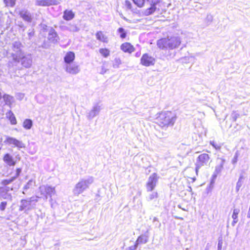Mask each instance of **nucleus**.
Masks as SVG:
<instances>
[{
    "label": "nucleus",
    "instance_id": "1",
    "mask_svg": "<svg viewBox=\"0 0 250 250\" xmlns=\"http://www.w3.org/2000/svg\"><path fill=\"white\" fill-rule=\"evenodd\" d=\"M181 40L178 36L167 37L157 41L158 47L163 50H173L179 47Z\"/></svg>",
    "mask_w": 250,
    "mask_h": 250
},
{
    "label": "nucleus",
    "instance_id": "28",
    "mask_svg": "<svg viewBox=\"0 0 250 250\" xmlns=\"http://www.w3.org/2000/svg\"><path fill=\"white\" fill-rule=\"evenodd\" d=\"M239 212L240 209L239 208H235L233 209V214L232 215V218L233 219V222H232V225L233 226H234L235 224L238 221V214H239Z\"/></svg>",
    "mask_w": 250,
    "mask_h": 250
},
{
    "label": "nucleus",
    "instance_id": "32",
    "mask_svg": "<svg viewBox=\"0 0 250 250\" xmlns=\"http://www.w3.org/2000/svg\"><path fill=\"white\" fill-rule=\"evenodd\" d=\"M16 179V177H12L9 179L3 180L1 181V184L3 186H6L10 184Z\"/></svg>",
    "mask_w": 250,
    "mask_h": 250
},
{
    "label": "nucleus",
    "instance_id": "47",
    "mask_svg": "<svg viewBox=\"0 0 250 250\" xmlns=\"http://www.w3.org/2000/svg\"><path fill=\"white\" fill-rule=\"evenodd\" d=\"M28 36H29V39L31 38V37H32V36H33L34 34V32L33 31V30H31V31H29L28 33Z\"/></svg>",
    "mask_w": 250,
    "mask_h": 250
},
{
    "label": "nucleus",
    "instance_id": "30",
    "mask_svg": "<svg viewBox=\"0 0 250 250\" xmlns=\"http://www.w3.org/2000/svg\"><path fill=\"white\" fill-rule=\"evenodd\" d=\"M244 179V176L243 175H240L238 181L236 183V190L237 192H238L241 186L243 184V179Z\"/></svg>",
    "mask_w": 250,
    "mask_h": 250
},
{
    "label": "nucleus",
    "instance_id": "11",
    "mask_svg": "<svg viewBox=\"0 0 250 250\" xmlns=\"http://www.w3.org/2000/svg\"><path fill=\"white\" fill-rule=\"evenodd\" d=\"M158 182L157 174L155 173L151 174L148 178L146 183L147 191H151L154 189Z\"/></svg>",
    "mask_w": 250,
    "mask_h": 250
},
{
    "label": "nucleus",
    "instance_id": "37",
    "mask_svg": "<svg viewBox=\"0 0 250 250\" xmlns=\"http://www.w3.org/2000/svg\"><path fill=\"white\" fill-rule=\"evenodd\" d=\"M231 118L233 122H235L237 119L239 117V114L236 111H233L231 114Z\"/></svg>",
    "mask_w": 250,
    "mask_h": 250
},
{
    "label": "nucleus",
    "instance_id": "4",
    "mask_svg": "<svg viewBox=\"0 0 250 250\" xmlns=\"http://www.w3.org/2000/svg\"><path fill=\"white\" fill-rule=\"evenodd\" d=\"M23 45L20 41H15L12 42L9 54L12 58L13 61H18L19 58L25 53L23 50Z\"/></svg>",
    "mask_w": 250,
    "mask_h": 250
},
{
    "label": "nucleus",
    "instance_id": "3",
    "mask_svg": "<svg viewBox=\"0 0 250 250\" xmlns=\"http://www.w3.org/2000/svg\"><path fill=\"white\" fill-rule=\"evenodd\" d=\"M94 182V178L92 176H88L81 179L78 183L76 184L73 189V193L74 195L78 196L84 190L89 188L90 185Z\"/></svg>",
    "mask_w": 250,
    "mask_h": 250
},
{
    "label": "nucleus",
    "instance_id": "24",
    "mask_svg": "<svg viewBox=\"0 0 250 250\" xmlns=\"http://www.w3.org/2000/svg\"><path fill=\"white\" fill-rule=\"evenodd\" d=\"M220 164L215 167V170L214 174L213 175L214 177H216L217 174L221 172L223 168V166L225 163V160L223 159H220Z\"/></svg>",
    "mask_w": 250,
    "mask_h": 250
},
{
    "label": "nucleus",
    "instance_id": "40",
    "mask_svg": "<svg viewBox=\"0 0 250 250\" xmlns=\"http://www.w3.org/2000/svg\"><path fill=\"white\" fill-rule=\"evenodd\" d=\"M210 144L213 146L216 149H220L221 148L220 146L216 144L214 141H210Z\"/></svg>",
    "mask_w": 250,
    "mask_h": 250
},
{
    "label": "nucleus",
    "instance_id": "45",
    "mask_svg": "<svg viewBox=\"0 0 250 250\" xmlns=\"http://www.w3.org/2000/svg\"><path fill=\"white\" fill-rule=\"evenodd\" d=\"M60 28L62 31L68 30V26L61 25L60 26Z\"/></svg>",
    "mask_w": 250,
    "mask_h": 250
},
{
    "label": "nucleus",
    "instance_id": "54",
    "mask_svg": "<svg viewBox=\"0 0 250 250\" xmlns=\"http://www.w3.org/2000/svg\"><path fill=\"white\" fill-rule=\"evenodd\" d=\"M188 191H189V192H192V188L190 187H188Z\"/></svg>",
    "mask_w": 250,
    "mask_h": 250
},
{
    "label": "nucleus",
    "instance_id": "41",
    "mask_svg": "<svg viewBox=\"0 0 250 250\" xmlns=\"http://www.w3.org/2000/svg\"><path fill=\"white\" fill-rule=\"evenodd\" d=\"M138 247V245L137 244V243L135 242V244L133 246H131L130 247H128V248H126V250H136Z\"/></svg>",
    "mask_w": 250,
    "mask_h": 250
},
{
    "label": "nucleus",
    "instance_id": "50",
    "mask_svg": "<svg viewBox=\"0 0 250 250\" xmlns=\"http://www.w3.org/2000/svg\"><path fill=\"white\" fill-rule=\"evenodd\" d=\"M106 70L105 69H104V67H103L102 68V71L101 72V73L104 74L106 72Z\"/></svg>",
    "mask_w": 250,
    "mask_h": 250
},
{
    "label": "nucleus",
    "instance_id": "23",
    "mask_svg": "<svg viewBox=\"0 0 250 250\" xmlns=\"http://www.w3.org/2000/svg\"><path fill=\"white\" fill-rule=\"evenodd\" d=\"M74 15L72 11L66 10L64 11L63 18L66 21H69L74 18Z\"/></svg>",
    "mask_w": 250,
    "mask_h": 250
},
{
    "label": "nucleus",
    "instance_id": "39",
    "mask_svg": "<svg viewBox=\"0 0 250 250\" xmlns=\"http://www.w3.org/2000/svg\"><path fill=\"white\" fill-rule=\"evenodd\" d=\"M7 206V202H2L0 204V209L1 211H4L6 208Z\"/></svg>",
    "mask_w": 250,
    "mask_h": 250
},
{
    "label": "nucleus",
    "instance_id": "8",
    "mask_svg": "<svg viewBox=\"0 0 250 250\" xmlns=\"http://www.w3.org/2000/svg\"><path fill=\"white\" fill-rule=\"evenodd\" d=\"M14 62L19 63L21 62L22 66L25 68H30L32 64V57L30 54H25L22 55L21 57L19 58L18 61H15Z\"/></svg>",
    "mask_w": 250,
    "mask_h": 250
},
{
    "label": "nucleus",
    "instance_id": "20",
    "mask_svg": "<svg viewBox=\"0 0 250 250\" xmlns=\"http://www.w3.org/2000/svg\"><path fill=\"white\" fill-rule=\"evenodd\" d=\"M121 49L125 52L131 53L134 51L133 46L128 42H125L122 44Z\"/></svg>",
    "mask_w": 250,
    "mask_h": 250
},
{
    "label": "nucleus",
    "instance_id": "57",
    "mask_svg": "<svg viewBox=\"0 0 250 250\" xmlns=\"http://www.w3.org/2000/svg\"><path fill=\"white\" fill-rule=\"evenodd\" d=\"M207 250V249H206V250Z\"/></svg>",
    "mask_w": 250,
    "mask_h": 250
},
{
    "label": "nucleus",
    "instance_id": "38",
    "mask_svg": "<svg viewBox=\"0 0 250 250\" xmlns=\"http://www.w3.org/2000/svg\"><path fill=\"white\" fill-rule=\"evenodd\" d=\"M118 31L119 33H121L120 34V37L121 38H125L126 37V33L125 31V30L123 28H119L118 30Z\"/></svg>",
    "mask_w": 250,
    "mask_h": 250
},
{
    "label": "nucleus",
    "instance_id": "25",
    "mask_svg": "<svg viewBox=\"0 0 250 250\" xmlns=\"http://www.w3.org/2000/svg\"><path fill=\"white\" fill-rule=\"evenodd\" d=\"M6 117L8 118L10 121L11 124L12 125H16L17 124L16 117L13 113L11 110H9L6 113Z\"/></svg>",
    "mask_w": 250,
    "mask_h": 250
},
{
    "label": "nucleus",
    "instance_id": "19",
    "mask_svg": "<svg viewBox=\"0 0 250 250\" xmlns=\"http://www.w3.org/2000/svg\"><path fill=\"white\" fill-rule=\"evenodd\" d=\"M3 161L9 166H14L16 164L13 156L8 153L4 155Z\"/></svg>",
    "mask_w": 250,
    "mask_h": 250
},
{
    "label": "nucleus",
    "instance_id": "52",
    "mask_svg": "<svg viewBox=\"0 0 250 250\" xmlns=\"http://www.w3.org/2000/svg\"><path fill=\"white\" fill-rule=\"evenodd\" d=\"M155 222H158V219L156 217H154L153 219V222L154 223Z\"/></svg>",
    "mask_w": 250,
    "mask_h": 250
},
{
    "label": "nucleus",
    "instance_id": "44",
    "mask_svg": "<svg viewBox=\"0 0 250 250\" xmlns=\"http://www.w3.org/2000/svg\"><path fill=\"white\" fill-rule=\"evenodd\" d=\"M223 245V242L221 240H219L218 244V250H221Z\"/></svg>",
    "mask_w": 250,
    "mask_h": 250
},
{
    "label": "nucleus",
    "instance_id": "21",
    "mask_svg": "<svg viewBox=\"0 0 250 250\" xmlns=\"http://www.w3.org/2000/svg\"><path fill=\"white\" fill-rule=\"evenodd\" d=\"M3 99L5 104L11 107V105L14 102V97L8 94H4L3 96Z\"/></svg>",
    "mask_w": 250,
    "mask_h": 250
},
{
    "label": "nucleus",
    "instance_id": "13",
    "mask_svg": "<svg viewBox=\"0 0 250 250\" xmlns=\"http://www.w3.org/2000/svg\"><path fill=\"white\" fill-rule=\"evenodd\" d=\"M155 62V59L148 55L147 54H144L141 59V63L144 66H149L153 65Z\"/></svg>",
    "mask_w": 250,
    "mask_h": 250
},
{
    "label": "nucleus",
    "instance_id": "33",
    "mask_svg": "<svg viewBox=\"0 0 250 250\" xmlns=\"http://www.w3.org/2000/svg\"><path fill=\"white\" fill-rule=\"evenodd\" d=\"M99 52L104 57H107L109 55L110 51L106 48H101L99 50Z\"/></svg>",
    "mask_w": 250,
    "mask_h": 250
},
{
    "label": "nucleus",
    "instance_id": "2",
    "mask_svg": "<svg viewBox=\"0 0 250 250\" xmlns=\"http://www.w3.org/2000/svg\"><path fill=\"white\" fill-rule=\"evenodd\" d=\"M176 120V115L171 111H165L160 113L157 118V124L162 128L172 126Z\"/></svg>",
    "mask_w": 250,
    "mask_h": 250
},
{
    "label": "nucleus",
    "instance_id": "26",
    "mask_svg": "<svg viewBox=\"0 0 250 250\" xmlns=\"http://www.w3.org/2000/svg\"><path fill=\"white\" fill-rule=\"evenodd\" d=\"M96 36L97 40L102 42H108L107 37L105 36L101 31H98L97 32L96 34Z\"/></svg>",
    "mask_w": 250,
    "mask_h": 250
},
{
    "label": "nucleus",
    "instance_id": "17",
    "mask_svg": "<svg viewBox=\"0 0 250 250\" xmlns=\"http://www.w3.org/2000/svg\"><path fill=\"white\" fill-rule=\"evenodd\" d=\"M48 39L52 43H56L58 42L59 40V37L53 28H51L49 31Z\"/></svg>",
    "mask_w": 250,
    "mask_h": 250
},
{
    "label": "nucleus",
    "instance_id": "48",
    "mask_svg": "<svg viewBox=\"0 0 250 250\" xmlns=\"http://www.w3.org/2000/svg\"><path fill=\"white\" fill-rule=\"evenodd\" d=\"M237 161V155L236 154L232 160V163L235 164Z\"/></svg>",
    "mask_w": 250,
    "mask_h": 250
},
{
    "label": "nucleus",
    "instance_id": "7",
    "mask_svg": "<svg viewBox=\"0 0 250 250\" xmlns=\"http://www.w3.org/2000/svg\"><path fill=\"white\" fill-rule=\"evenodd\" d=\"M41 194L44 195L45 199H47L48 196L50 198V201H52V197L56 194V190L54 187L46 185L42 186L39 188Z\"/></svg>",
    "mask_w": 250,
    "mask_h": 250
},
{
    "label": "nucleus",
    "instance_id": "34",
    "mask_svg": "<svg viewBox=\"0 0 250 250\" xmlns=\"http://www.w3.org/2000/svg\"><path fill=\"white\" fill-rule=\"evenodd\" d=\"M15 0H4L6 6L13 7L15 5Z\"/></svg>",
    "mask_w": 250,
    "mask_h": 250
},
{
    "label": "nucleus",
    "instance_id": "27",
    "mask_svg": "<svg viewBox=\"0 0 250 250\" xmlns=\"http://www.w3.org/2000/svg\"><path fill=\"white\" fill-rule=\"evenodd\" d=\"M8 191V188L0 187V198L7 199Z\"/></svg>",
    "mask_w": 250,
    "mask_h": 250
},
{
    "label": "nucleus",
    "instance_id": "29",
    "mask_svg": "<svg viewBox=\"0 0 250 250\" xmlns=\"http://www.w3.org/2000/svg\"><path fill=\"white\" fill-rule=\"evenodd\" d=\"M33 125V123L30 119H26L23 123V126L26 129H30Z\"/></svg>",
    "mask_w": 250,
    "mask_h": 250
},
{
    "label": "nucleus",
    "instance_id": "22",
    "mask_svg": "<svg viewBox=\"0 0 250 250\" xmlns=\"http://www.w3.org/2000/svg\"><path fill=\"white\" fill-rule=\"evenodd\" d=\"M148 239V236L146 234H143L139 236L137 240L136 241V243L138 245L141 244H146L147 242Z\"/></svg>",
    "mask_w": 250,
    "mask_h": 250
},
{
    "label": "nucleus",
    "instance_id": "14",
    "mask_svg": "<svg viewBox=\"0 0 250 250\" xmlns=\"http://www.w3.org/2000/svg\"><path fill=\"white\" fill-rule=\"evenodd\" d=\"M101 109V105L98 104H95L87 115L88 119L91 120L94 117L98 115L99 114Z\"/></svg>",
    "mask_w": 250,
    "mask_h": 250
},
{
    "label": "nucleus",
    "instance_id": "55",
    "mask_svg": "<svg viewBox=\"0 0 250 250\" xmlns=\"http://www.w3.org/2000/svg\"><path fill=\"white\" fill-rule=\"evenodd\" d=\"M116 61L118 63H121V61H120L119 59H116Z\"/></svg>",
    "mask_w": 250,
    "mask_h": 250
},
{
    "label": "nucleus",
    "instance_id": "5",
    "mask_svg": "<svg viewBox=\"0 0 250 250\" xmlns=\"http://www.w3.org/2000/svg\"><path fill=\"white\" fill-rule=\"evenodd\" d=\"M210 161V157L208 154L204 153L200 154L197 158L195 163L196 175H198L199 170L201 167L208 166Z\"/></svg>",
    "mask_w": 250,
    "mask_h": 250
},
{
    "label": "nucleus",
    "instance_id": "15",
    "mask_svg": "<svg viewBox=\"0 0 250 250\" xmlns=\"http://www.w3.org/2000/svg\"><path fill=\"white\" fill-rule=\"evenodd\" d=\"M59 2L57 0H36L35 5L41 6H48L52 5H57Z\"/></svg>",
    "mask_w": 250,
    "mask_h": 250
},
{
    "label": "nucleus",
    "instance_id": "46",
    "mask_svg": "<svg viewBox=\"0 0 250 250\" xmlns=\"http://www.w3.org/2000/svg\"><path fill=\"white\" fill-rule=\"evenodd\" d=\"M37 198H38L37 197H31L30 198H28V199L29 200H31L32 199L33 200L32 201V203L33 202H35V203H37L38 201Z\"/></svg>",
    "mask_w": 250,
    "mask_h": 250
},
{
    "label": "nucleus",
    "instance_id": "36",
    "mask_svg": "<svg viewBox=\"0 0 250 250\" xmlns=\"http://www.w3.org/2000/svg\"><path fill=\"white\" fill-rule=\"evenodd\" d=\"M79 28L75 25H69L68 26V31L71 32H78Z\"/></svg>",
    "mask_w": 250,
    "mask_h": 250
},
{
    "label": "nucleus",
    "instance_id": "16",
    "mask_svg": "<svg viewBox=\"0 0 250 250\" xmlns=\"http://www.w3.org/2000/svg\"><path fill=\"white\" fill-rule=\"evenodd\" d=\"M20 15L22 19L28 22H31L33 19V16L31 13L26 9H22L20 12Z\"/></svg>",
    "mask_w": 250,
    "mask_h": 250
},
{
    "label": "nucleus",
    "instance_id": "53",
    "mask_svg": "<svg viewBox=\"0 0 250 250\" xmlns=\"http://www.w3.org/2000/svg\"><path fill=\"white\" fill-rule=\"evenodd\" d=\"M247 217L249 218H250V208H249V211L248 212Z\"/></svg>",
    "mask_w": 250,
    "mask_h": 250
},
{
    "label": "nucleus",
    "instance_id": "51",
    "mask_svg": "<svg viewBox=\"0 0 250 250\" xmlns=\"http://www.w3.org/2000/svg\"><path fill=\"white\" fill-rule=\"evenodd\" d=\"M126 4H127V8H128L129 9H130L131 7V4L128 2V3H127Z\"/></svg>",
    "mask_w": 250,
    "mask_h": 250
},
{
    "label": "nucleus",
    "instance_id": "31",
    "mask_svg": "<svg viewBox=\"0 0 250 250\" xmlns=\"http://www.w3.org/2000/svg\"><path fill=\"white\" fill-rule=\"evenodd\" d=\"M158 197V193L157 192H153L148 195V196L146 197V199L148 201H150L154 199L157 198Z\"/></svg>",
    "mask_w": 250,
    "mask_h": 250
},
{
    "label": "nucleus",
    "instance_id": "12",
    "mask_svg": "<svg viewBox=\"0 0 250 250\" xmlns=\"http://www.w3.org/2000/svg\"><path fill=\"white\" fill-rule=\"evenodd\" d=\"M65 70L67 73L70 74L76 75L80 72L81 69L79 65L78 64L76 63H70L65 64Z\"/></svg>",
    "mask_w": 250,
    "mask_h": 250
},
{
    "label": "nucleus",
    "instance_id": "49",
    "mask_svg": "<svg viewBox=\"0 0 250 250\" xmlns=\"http://www.w3.org/2000/svg\"><path fill=\"white\" fill-rule=\"evenodd\" d=\"M207 19L208 21H211L212 20V17L211 15H208Z\"/></svg>",
    "mask_w": 250,
    "mask_h": 250
},
{
    "label": "nucleus",
    "instance_id": "56",
    "mask_svg": "<svg viewBox=\"0 0 250 250\" xmlns=\"http://www.w3.org/2000/svg\"><path fill=\"white\" fill-rule=\"evenodd\" d=\"M193 181H194L196 180V178L195 177L192 178Z\"/></svg>",
    "mask_w": 250,
    "mask_h": 250
},
{
    "label": "nucleus",
    "instance_id": "6",
    "mask_svg": "<svg viewBox=\"0 0 250 250\" xmlns=\"http://www.w3.org/2000/svg\"><path fill=\"white\" fill-rule=\"evenodd\" d=\"M149 3L150 7L145 9L142 13L143 15L147 16L153 14L157 10L158 5L162 0H147ZM159 10V9H158Z\"/></svg>",
    "mask_w": 250,
    "mask_h": 250
},
{
    "label": "nucleus",
    "instance_id": "42",
    "mask_svg": "<svg viewBox=\"0 0 250 250\" xmlns=\"http://www.w3.org/2000/svg\"><path fill=\"white\" fill-rule=\"evenodd\" d=\"M32 180H29L28 183L24 186L23 189L25 190H26L27 189H29L30 187L32 186Z\"/></svg>",
    "mask_w": 250,
    "mask_h": 250
},
{
    "label": "nucleus",
    "instance_id": "10",
    "mask_svg": "<svg viewBox=\"0 0 250 250\" xmlns=\"http://www.w3.org/2000/svg\"><path fill=\"white\" fill-rule=\"evenodd\" d=\"M32 200L22 199L21 201V205L19 208L20 211L25 210V212L29 211L34 208L35 204H32Z\"/></svg>",
    "mask_w": 250,
    "mask_h": 250
},
{
    "label": "nucleus",
    "instance_id": "35",
    "mask_svg": "<svg viewBox=\"0 0 250 250\" xmlns=\"http://www.w3.org/2000/svg\"><path fill=\"white\" fill-rule=\"evenodd\" d=\"M134 3L139 7H142L145 4V0H132Z\"/></svg>",
    "mask_w": 250,
    "mask_h": 250
},
{
    "label": "nucleus",
    "instance_id": "43",
    "mask_svg": "<svg viewBox=\"0 0 250 250\" xmlns=\"http://www.w3.org/2000/svg\"><path fill=\"white\" fill-rule=\"evenodd\" d=\"M21 172V168H18L16 169V175L14 177H16V178L19 176Z\"/></svg>",
    "mask_w": 250,
    "mask_h": 250
},
{
    "label": "nucleus",
    "instance_id": "9",
    "mask_svg": "<svg viewBox=\"0 0 250 250\" xmlns=\"http://www.w3.org/2000/svg\"><path fill=\"white\" fill-rule=\"evenodd\" d=\"M4 143L11 146L13 147H17L19 149L24 148L25 144L21 141L18 140L15 138L7 136Z\"/></svg>",
    "mask_w": 250,
    "mask_h": 250
},
{
    "label": "nucleus",
    "instance_id": "18",
    "mask_svg": "<svg viewBox=\"0 0 250 250\" xmlns=\"http://www.w3.org/2000/svg\"><path fill=\"white\" fill-rule=\"evenodd\" d=\"M75 58V55L74 52L69 51L66 53L64 57V61L66 64H70L73 62Z\"/></svg>",
    "mask_w": 250,
    "mask_h": 250
}]
</instances>
